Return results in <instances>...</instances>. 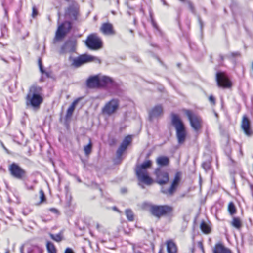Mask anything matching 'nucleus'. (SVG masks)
Listing matches in <instances>:
<instances>
[{"instance_id":"obj_27","label":"nucleus","mask_w":253,"mask_h":253,"mask_svg":"<svg viewBox=\"0 0 253 253\" xmlns=\"http://www.w3.org/2000/svg\"><path fill=\"white\" fill-rule=\"evenodd\" d=\"M46 248L48 253H56V249L55 247L51 242H47Z\"/></svg>"},{"instance_id":"obj_12","label":"nucleus","mask_w":253,"mask_h":253,"mask_svg":"<svg viewBox=\"0 0 253 253\" xmlns=\"http://www.w3.org/2000/svg\"><path fill=\"white\" fill-rule=\"evenodd\" d=\"M72 28L71 21H65L58 27L56 32L55 40H60L63 38L68 33Z\"/></svg>"},{"instance_id":"obj_39","label":"nucleus","mask_w":253,"mask_h":253,"mask_svg":"<svg viewBox=\"0 0 253 253\" xmlns=\"http://www.w3.org/2000/svg\"><path fill=\"white\" fill-rule=\"evenodd\" d=\"M38 12L35 6H33L32 8V16L34 18L38 15Z\"/></svg>"},{"instance_id":"obj_9","label":"nucleus","mask_w":253,"mask_h":253,"mask_svg":"<svg viewBox=\"0 0 253 253\" xmlns=\"http://www.w3.org/2000/svg\"><path fill=\"white\" fill-rule=\"evenodd\" d=\"M85 44L88 48L92 50H97L102 46L101 39L95 34H91L87 37Z\"/></svg>"},{"instance_id":"obj_38","label":"nucleus","mask_w":253,"mask_h":253,"mask_svg":"<svg viewBox=\"0 0 253 253\" xmlns=\"http://www.w3.org/2000/svg\"><path fill=\"white\" fill-rule=\"evenodd\" d=\"M202 167L205 170H208L210 169V164L208 162H205L202 163Z\"/></svg>"},{"instance_id":"obj_16","label":"nucleus","mask_w":253,"mask_h":253,"mask_svg":"<svg viewBox=\"0 0 253 253\" xmlns=\"http://www.w3.org/2000/svg\"><path fill=\"white\" fill-rule=\"evenodd\" d=\"M163 108L161 105L155 106L149 112V120L151 121L154 118H157L163 114Z\"/></svg>"},{"instance_id":"obj_17","label":"nucleus","mask_w":253,"mask_h":253,"mask_svg":"<svg viewBox=\"0 0 253 253\" xmlns=\"http://www.w3.org/2000/svg\"><path fill=\"white\" fill-rule=\"evenodd\" d=\"M131 141V137L128 135L126 136L122 142L120 146L117 150V155L118 157H121L124 152L126 150L127 146Z\"/></svg>"},{"instance_id":"obj_11","label":"nucleus","mask_w":253,"mask_h":253,"mask_svg":"<svg viewBox=\"0 0 253 253\" xmlns=\"http://www.w3.org/2000/svg\"><path fill=\"white\" fill-rule=\"evenodd\" d=\"M156 176L155 182L158 184L163 186L167 184L169 181L168 172L160 168H157L154 171Z\"/></svg>"},{"instance_id":"obj_49","label":"nucleus","mask_w":253,"mask_h":253,"mask_svg":"<svg viewBox=\"0 0 253 253\" xmlns=\"http://www.w3.org/2000/svg\"><path fill=\"white\" fill-rule=\"evenodd\" d=\"M161 1L163 3L164 5H167V6L168 5V3L165 1V0H161Z\"/></svg>"},{"instance_id":"obj_22","label":"nucleus","mask_w":253,"mask_h":253,"mask_svg":"<svg viewBox=\"0 0 253 253\" xmlns=\"http://www.w3.org/2000/svg\"><path fill=\"white\" fill-rule=\"evenodd\" d=\"M80 98L75 100L71 104V105L68 108L65 116V119L66 120L70 119L73 115V112L75 109L76 106L78 103Z\"/></svg>"},{"instance_id":"obj_44","label":"nucleus","mask_w":253,"mask_h":253,"mask_svg":"<svg viewBox=\"0 0 253 253\" xmlns=\"http://www.w3.org/2000/svg\"><path fill=\"white\" fill-rule=\"evenodd\" d=\"M27 253H35V252H34L33 247L32 248L28 249Z\"/></svg>"},{"instance_id":"obj_52","label":"nucleus","mask_w":253,"mask_h":253,"mask_svg":"<svg viewBox=\"0 0 253 253\" xmlns=\"http://www.w3.org/2000/svg\"><path fill=\"white\" fill-rule=\"evenodd\" d=\"M20 253H24V251H23V246H22V247L20 248Z\"/></svg>"},{"instance_id":"obj_63","label":"nucleus","mask_w":253,"mask_h":253,"mask_svg":"<svg viewBox=\"0 0 253 253\" xmlns=\"http://www.w3.org/2000/svg\"><path fill=\"white\" fill-rule=\"evenodd\" d=\"M105 242V241L102 240V242Z\"/></svg>"},{"instance_id":"obj_56","label":"nucleus","mask_w":253,"mask_h":253,"mask_svg":"<svg viewBox=\"0 0 253 253\" xmlns=\"http://www.w3.org/2000/svg\"><path fill=\"white\" fill-rule=\"evenodd\" d=\"M1 59L4 61L5 62V63H7V61L6 60H5V59L3 58H1Z\"/></svg>"},{"instance_id":"obj_20","label":"nucleus","mask_w":253,"mask_h":253,"mask_svg":"<svg viewBox=\"0 0 253 253\" xmlns=\"http://www.w3.org/2000/svg\"><path fill=\"white\" fill-rule=\"evenodd\" d=\"M241 126L244 133L249 136L251 134L250 129V123L249 120L246 116H244L242 121Z\"/></svg>"},{"instance_id":"obj_29","label":"nucleus","mask_w":253,"mask_h":253,"mask_svg":"<svg viewBox=\"0 0 253 253\" xmlns=\"http://www.w3.org/2000/svg\"><path fill=\"white\" fill-rule=\"evenodd\" d=\"M49 236L52 240L57 242H59L63 240V236L61 232L55 235L50 233Z\"/></svg>"},{"instance_id":"obj_36","label":"nucleus","mask_w":253,"mask_h":253,"mask_svg":"<svg viewBox=\"0 0 253 253\" xmlns=\"http://www.w3.org/2000/svg\"><path fill=\"white\" fill-rule=\"evenodd\" d=\"M186 3L188 5L189 8L193 14L195 13V9L192 3L189 0H186Z\"/></svg>"},{"instance_id":"obj_45","label":"nucleus","mask_w":253,"mask_h":253,"mask_svg":"<svg viewBox=\"0 0 253 253\" xmlns=\"http://www.w3.org/2000/svg\"><path fill=\"white\" fill-rule=\"evenodd\" d=\"M112 209L114 211H116L117 212H120V211L118 210V209L115 207V206H114L112 207Z\"/></svg>"},{"instance_id":"obj_46","label":"nucleus","mask_w":253,"mask_h":253,"mask_svg":"<svg viewBox=\"0 0 253 253\" xmlns=\"http://www.w3.org/2000/svg\"><path fill=\"white\" fill-rule=\"evenodd\" d=\"M50 211L52 212H53L54 213H57L58 211L57 209H55V208H51L50 209Z\"/></svg>"},{"instance_id":"obj_28","label":"nucleus","mask_w":253,"mask_h":253,"mask_svg":"<svg viewBox=\"0 0 253 253\" xmlns=\"http://www.w3.org/2000/svg\"><path fill=\"white\" fill-rule=\"evenodd\" d=\"M200 229L205 234H208L211 231L210 227L204 221H202L200 224Z\"/></svg>"},{"instance_id":"obj_48","label":"nucleus","mask_w":253,"mask_h":253,"mask_svg":"<svg viewBox=\"0 0 253 253\" xmlns=\"http://www.w3.org/2000/svg\"><path fill=\"white\" fill-rule=\"evenodd\" d=\"M100 227H101V225L98 223H97L96 224V229L98 230V231H100Z\"/></svg>"},{"instance_id":"obj_57","label":"nucleus","mask_w":253,"mask_h":253,"mask_svg":"<svg viewBox=\"0 0 253 253\" xmlns=\"http://www.w3.org/2000/svg\"><path fill=\"white\" fill-rule=\"evenodd\" d=\"M183 220L187 222V221H186V216H184L183 217Z\"/></svg>"},{"instance_id":"obj_37","label":"nucleus","mask_w":253,"mask_h":253,"mask_svg":"<svg viewBox=\"0 0 253 253\" xmlns=\"http://www.w3.org/2000/svg\"><path fill=\"white\" fill-rule=\"evenodd\" d=\"M34 252L35 253H42L43 250L42 248L38 246H33Z\"/></svg>"},{"instance_id":"obj_31","label":"nucleus","mask_w":253,"mask_h":253,"mask_svg":"<svg viewBox=\"0 0 253 253\" xmlns=\"http://www.w3.org/2000/svg\"><path fill=\"white\" fill-rule=\"evenodd\" d=\"M228 211L231 215L236 213V208L233 202H231L229 203L228 206Z\"/></svg>"},{"instance_id":"obj_14","label":"nucleus","mask_w":253,"mask_h":253,"mask_svg":"<svg viewBox=\"0 0 253 253\" xmlns=\"http://www.w3.org/2000/svg\"><path fill=\"white\" fill-rule=\"evenodd\" d=\"M216 81L217 85L220 87L229 88L231 86L229 81L224 72L218 71L216 74Z\"/></svg>"},{"instance_id":"obj_34","label":"nucleus","mask_w":253,"mask_h":253,"mask_svg":"<svg viewBox=\"0 0 253 253\" xmlns=\"http://www.w3.org/2000/svg\"><path fill=\"white\" fill-rule=\"evenodd\" d=\"M39 193L40 195V202L39 204H40L44 202L46 200V197L44 193V192L42 190H40Z\"/></svg>"},{"instance_id":"obj_24","label":"nucleus","mask_w":253,"mask_h":253,"mask_svg":"<svg viewBox=\"0 0 253 253\" xmlns=\"http://www.w3.org/2000/svg\"><path fill=\"white\" fill-rule=\"evenodd\" d=\"M157 164L160 167H165L169 164V159L167 156H160L156 159Z\"/></svg>"},{"instance_id":"obj_47","label":"nucleus","mask_w":253,"mask_h":253,"mask_svg":"<svg viewBox=\"0 0 253 253\" xmlns=\"http://www.w3.org/2000/svg\"><path fill=\"white\" fill-rule=\"evenodd\" d=\"M121 192L122 193H125L126 192V189L125 188H123L121 189Z\"/></svg>"},{"instance_id":"obj_42","label":"nucleus","mask_w":253,"mask_h":253,"mask_svg":"<svg viewBox=\"0 0 253 253\" xmlns=\"http://www.w3.org/2000/svg\"><path fill=\"white\" fill-rule=\"evenodd\" d=\"M198 21H199V24L200 25L201 29H202L203 27V22L202 21V20H201V18L200 17V16H198Z\"/></svg>"},{"instance_id":"obj_58","label":"nucleus","mask_w":253,"mask_h":253,"mask_svg":"<svg viewBox=\"0 0 253 253\" xmlns=\"http://www.w3.org/2000/svg\"><path fill=\"white\" fill-rule=\"evenodd\" d=\"M4 11H5V14H7V10L5 8H4Z\"/></svg>"},{"instance_id":"obj_2","label":"nucleus","mask_w":253,"mask_h":253,"mask_svg":"<svg viewBox=\"0 0 253 253\" xmlns=\"http://www.w3.org/2000/svg\"><path fill=\"white\" fill-rule=\"evenodd\" d=\"M42 92V88L41 87L36 84L31 86L26 97L27 106H31L33 108L39 107L43 101Z\"/></svg>"},{"instance_id":"obj_41","label":"nucleus","mask_w":253,"mask_h":253,"mask_svg":"<svg viewBox=\"0 0 253 253\" xmlns=\"http://www.w3.org/2000/svg\"><path fill=\"white\" fill-rule=\"evenodd\" d=\"M64 253H74L73 250L70 248H67Z\"/></svg>"},{"instance_id":"obj_10","label":"nucleus","mask_w":253,"mask_h":253,"mask_svg":"<svg viewBox=\"0 0 253 253\" xmlns=\"http://www.w3.org/2000/svg\"><path fill=\"white\" fill-rule=\"evenodd\" d=\"M8 170L11 175L17 179L22 180L26 176V170L15 163H13L9 165Z\"/></svg>"},{"instance_id":"obj_64","label":"nucleus","mask_w":253,"mask_h":253,"mask_svg":"<svg viewBox=\"0 0 253 253\" xmlns=\"http://www.w3.org/2000/svg\"><path fill=\"white\" fill-rule=\"evenodd\" d=\"M2 6H3V7H4V3H2Z\"/></svg>"},{"instance_id":"obj_62","label":"nucleus","mask_w":253,"mask_h":253,"mask_svg":"<svg viewBox=\"0 0 253 253\" xmlns=\"http://www.w3.org/2000/svg\"><path fill=\"white\" fill-rule=\"evenodd\" d=\"M65 1H67V2H70L71 1V0H65Z\"/></svg>"},{"instance_id":"obj_1","label":"nucleus","mask_w":253,"mask_h":253,"mask_svg":"<svg viewBox=\"0 0 253 253\" xmlns=\"http://www.w3.org/2000/svg\"><path fill=\"white\" fill-rule=\"evenodd\" d=\"M86 85L90 89L100 88L102 87L115 88L117 84L113 80L107 76H101L100 74L90 76L86 81Z\"/></svg>"},{"instance_id":"obj_19","label":"nucleus","mask_w":253,"mask_h":253,"mask_svg":"<svg viewBox=\"0 0 253 253\" xmlns=\"http://www.w3.org/2000/svg\"><path fill=\"white\" fill-rule=\"evenodd\" d=\"M100 31L104 35H111L115 34L113 25L110 23H104L100 27Z\"/></svg>"},{"instance_id":"obj_7","label":"nucleus","mask_w":253,"mask_h":253,"mask_svg":"<svg viewBox=\"0 0 253 253\" xmlns=\"http://www.w3.org/2000/svg\"><path fill=\"white\" fill-rule=\"evenodd\" d=\"M185 113L188 118L192 128L195 131H198L200 129L202 122L201 118L189 110H185Z\"/></svg>"},{"instance_id":"obj_51","label":"nucleus","mask_w":253,"mask_h":253,"mask_svg":"<svg viewBox=\"0 0 253 253\" xmlns=\"http://www.w3.org/2000/svg\"><path fill=\"white\" fill-rule=\"evenodd\" d=\"M27 189L29 190H33L34 189V186H30V187H27Z\"/></svg>"},{"instance_id":"obj_3","label":"nucleus","mask_w":253,"mask_h":253,"mask_svg":"<svg viewBox=\"0 0 253 253\" xmlns=\"http://www.w3.org/2000/svg\"><path fill=\"white\" fill-rule=\"evenodd\" d=\"M171 123L176 129V135L179 144H183L186 139V132L184 125L178 116L175 114H171Z\"/></svg>"},{"instance_id":"obj_32","label":"nucleus","mask_w":253,"mask_h":253,"mask_svg":"<svg viewBox=\"0 0 253 253\" xmlns=\"http://www.w3.org/2000/svg\"><path fill=\"white\" fill-rule=\"evenodd\" d=\"M38 65L41 73L42 74H45L47 77H49L50 76V74L49 73L46 72L45 70L43 69V66L42 64V59L41 58H39L38 59Z\"/></svg>"},{"instance_id":"obj_40","label":"nucleus","mask_w":253,"mask_h":253,"mask_svg":"<svg viewBox=\"0 0 253 253\" xmlns=\"http://www.w3.org/2000/svg\"><path fill=\"white\" fill-rule=\"evenodd\" d=\"M209 100L211 104L214 105L215 103V99L213 96L210 95L209 97Z\"/></svg>"},{"instance_id":"obj_26","label":"nucleus","mask_w":253,"mask_h":253,"mask_svg":"<svg viewBox=\"0 0 253 253\" xmlns=\"http://www.w3.org/2000/svg\"><path fill=\"white\" fill-rule=\"evenodd\" d=\"M231 225L237 229H240L242 227V223L240 218L236 217H233Z\"/></svg>"},{"instance_id":"obj_5","label":"nucleus","mask_w":253,"mask_h":253,"mask_svg":"<svg viewBox=\"0 0 253 253\" xmlns=\"http://www.w3.org/2000/svg\"><path fill=\"white\" fill-rule=\"evenodd\" d=\"M69 60L72 62L71 66L75 68H78L85 63L93 61L98 62L99 63H101V60L97 57L86 54L81 55L76 58L70 56L69 57Z\"/></svg>"},{"instance_id":"obj_25","label":"nucleus","mask_w":253,"mask_h":253,"mask_svg":"<svg viewBox=\"0 0 253 253\" xmlns=\"http://www.w3.org/2000/svg\"><path fill=\"white\" fill-rule=\"evenodd\" d=\"M167 249L168 253H175L177 251L175 244L171 241L167 242Z\"/></svg>"},{"instance_id":"obj_55","label":"nucleus","mask_w":253,"mask_h":253,"mask_svg":"<svg viewBox=\"0 0 253 253\" xmlns=\"http://www.w3.org/2000/svg\"><path fill=\"white\" fill-rule=\"evenodd\" d=\"M134 253H142L139 251H135Z\"/></svg>"},{"instance_id":"obj_50","label":"nucleus","mask_w":253,"mask_h":253,"mask_svg":"<svg viewBox=\"0 0 253 253\" xmlns=\"http://www.w3.org/2000/svg\"><path fill=\"white\" fill-rule=\"evenodd\" d=\"M219 57H220V59L221 61H223L224 60V56L222 55H219Z\"/></svg>"},{"instance_id":"obj_30","label":"nucleus","mask_w":253,"mask_h":253,"mask_svg":"<svg viewBox=\"0 0 253 253\" xmlns=\"http://www.w3.org/2000/svg\"><path fill=\"white\" fill-rule=\"evenodd\" d=\"M125 214L128 221H132L134 220V214L131 210L129 209H126Z\"/></svg>"},{"instance_id":"obj_18","label":"nucleus","mask_w":253,"mask_h":253,"mask_svg":"<svg viewBox=\"0 0 253 253\" xmlns=\"http://www.w3.org/2000/svg\"><path fill=\"white\" fill-rule=\"evenodd\" d=\"M136 174L140 181L148 185H151L153 182V179L148 175L147 172L136 171Z\"/></svg>"},{"instance_id":"obj_35","label":"nucleus","mask_w":253,"mask_h":253,"mask_svg":"<svg viewBox=\"0 0 253 253\" xmlns=\"http://www.w3.org/2000/svg\"><path fill=\"white\" fill-rule=\"evenodd\" d=\"M240 55V53L239 52H231L229 53L228 54H227L225 56V57L228 58H231L233 57H235L236 56H238Z\"/></svg>"},{"instance_id":"obj_21","label":"nucleus","mask_w":253,"mask_h":253,"mask_svg":"<svg viewBox=\"0 0 253 253\" xmlns=\"http://www.w3.org/2000/svg\"><path fill=\"white\" fill-rule=\"evenodd\" d=\"M213 253H232L231 250L225 247L222 243L215 244L213 250Z\"/></svg>"},{"instance_id":"obj_53","label":"nucleus","mask_w":253,"mask_h":253,"mask_svg":"<svg viewBox=\"0 0 253 253\" xmlns=\"http://www.w3.org/2000/svg\"><path fill=\"white\" fill-rule=\"evenodd\" d=\"M163 253V249L162 248H161L159 250V253Z\"/></svg>"},{"instance_id":"obj_54","label":"nucleus","mask_w":253,"mask_h":253,"mask_svg":"<svg viewBox=\"0 0 253 253\" xmlns=\"http://www.w3.org/2000/svg\"><path fill=\"white\" fill-rule=\"evenodd\" d=\"M99 190H100V192H101V196H102V197H103V192H102V189H101V188H100V189H99Z\"/></svg>"},{"instance_id":"obj_15","label":"nucleus","mask_w":253,"mask_h":253,"mask_svg":"<svg viewBox=\"0 0 253 253\" xmlns=\"http://www.w3.org/2000/svg\"><path fill=\"white\" fill-rule=\"evenodd\" d=\"M119 105V101L117 99H112L107 102L102 108V113L108 115H111L118 110Z\"/></svg>"},{"instance_id":"obj_59","label":"nucleus","mask_w":253,"mask_h":253,"mask_svg":"<svg viewBox=\"0 0 253 253\" xmlns=\"http://www.w3.org/2000/svg\"><path fill=\"white\" fill-rule=\"evenodd\" d=\"M180 1H182V2H186V0H179Z\"/></svg>"},{"instance_id":"obj_43","label":"nucleus","mask_w":253,"mask_h":253,"mask_svg":"<svg viewBox=\"0 0 253 253\" xmlns=\"http://www.w3.org/2000/svg\"><path fill=\"white\" fill-rule=\"evenodd\" d=\"M152 24L155 28H156V29L158 28V26H157V24L155 23V22L154 21L153 19H152Z\"/></svg>"},{"instance_id":"obj_8","label":"nucleus","mask_w":253,"mask_h":253,"mask_svg":"<svg viewBox=\"0 0 253 253\" xmlns=\"http://www.w3.org/2000/svg\"><path fill=\"white\" fill-rule=\"evenodd\" d=\"M180 179V173L178 172L175 174L170 187L166 188L162 186L160 189L161 192L168 196H173L179 184Z\"/></svg>"},{"instance_id":"obj_4","label":"nucleus","mask_w":253,"mask_h":253,"mask_svg":"<svg viewBox=\"0 0 253 253\" xmlns=\"http://www.w3.org/2000/svg\"><path fill=\"white\" fill-rule=\"evenodd\" d=\"M149 210L152 215L159 218L162 216H169L171 215L173 209L171 206L167 205H151L150 206Z\"/></svg>"},{"instance_id":"obj_13","label":"nucleus","mask_w":253,"mask_h":253,"mask_svg":"<svg viewBox=\"0 0 253 253\" xmlns=\"http://www.w3.org/2000/svg\"><path fill=\"white\" fill-rule=\"evenodd\" d=\"M76 46L77 41L76 40H68L61 46L59 53L60 55H63L75 52L76 50Z\"/></svg>"},{"instance_id":"obj_23","label":"nucleus","mask_w":253,"mask_h":253,"mask_svg":"<svg viewBox=\"0 0 253 253\" xmlns=\"http://www.w3.org/2000/svg\"><path fill=\"white\" fill-rule=\"evenodd\" d=\"M152 166V162L150 160H147L144 162L140 165H138L136 169V172L140 171V172H147L146 169L149 168Z\"/></svg>"},{"instance_id":"obj_33","label":"nucleus","mask_w":253,"mask_h":253,"mask_svg":"<svg viewBox=\"0 0 253 253\" xmlns=\"http://www.w3.org/2000/svg\"><path fill=\"white\" fill-rule=\"evenodd\" d=\"M84 150L86 155H88L91 153L92 150V144L90 141L87 145L84 146Z\"/></svg>"},{"instance_id":"obj_61","label":"nucleus","mask_w":253,"mask_h":253,"mask_svg":"<svg viewBox=\"0 0 253 253\" xmlns=\"http://www.w3.org/2000/svg\"><path fill=\"white\" fill-rule=\"evenodd\" d=\"M180 65H181L180 63H178L177 64V66L178 67H180Z\"/></svg>"},{"instance_id":"obj_6","label":"nucleus","mask_w":253,"mask_h":253,"mask_svg":"<svg viewBox=\"0 0 253 253\" xmlns=\"http://www.w3.org/2000/svg\"><path fill=\"white\" fill-rule=\"evenodd\" d=\"M79 15V6L75 1H72L65 9L64 16L66 19L72 21H76Z\"/></svg>"},{"instance_id":"obj_60","label":"nucleus","mask_w":253,"mask_h":253,"mask_svg":"<svg viewBox=\"0 0 253 253\" xmlns=\"http://www.w3.org/2000/svg\"><path fill=\"white\" fill-rule=\"evenodd\" d=\"M9 250L7 249L5 253H9Z\"/></svg>"}]
</instances>
